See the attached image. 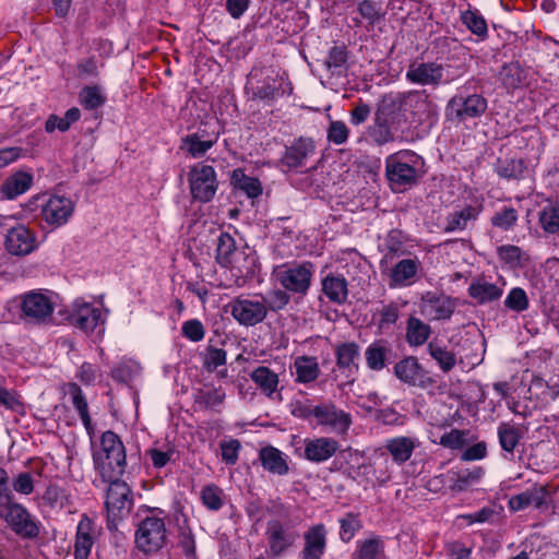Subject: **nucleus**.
I'll return each instance as SVG.
<instances>
[{
    "instance_id": "nucleus-3",
    "label": "nucleus",
    "mask_w": 559,
    "mask_h": 559,
    "mask_svg": "<svg viewBox=\"0 0 559 559\" xmlns=\"http://www.w3.org/2000/svg\"><path fill=\"white\" fill-rule=\"evenodd\" d=\"M421 157L413 151L402 150L385 158V176L394 192H403L418 179Z\"/></svg>"
},
{
    "instance_id": "nucleus-9",
    "label": "nucleus",
    "mask_w": 559,
    "mask_h": 559,
    "mask_svg": "<svg viewBox=\"0 0 559 559\" xmlns=\"http://www.w3.org/2000/svg\"><path fill=\"white\" fill-rule=\"evenodd\" d=\"M188 181L192 199L202 203L210 202L218 188L215 169L203 163H198L190 168Z\"/></svg>"
},
{
    "instance_id": "nucleus-46",
    "label": "nucleus",
    "mask_w": 559,
    "mask_h": 559,
    "mask_svg": "<svg viewBox=\"0 0 559 559\" xmlns=\"http://www.w3.org/2000/svg\"><path fill=\"white\" fill-rule=\"evenodd\" d=\"M383 556L384 545L379 537L358 540L356 550L353 554L354 559H382Z\"/></svg>"
},
{
    "instance_id": "nucleus-1",
    "label": "nucleus",
    "mask_w": 559,
    "mask_h": 559,
    "mask_svg": "<svg viewBox=\"0 0 559 559\" xmlns=\"http://www.w3.org/2000/svg\"><path fill=\"white\" fill-rule=\"evenodd\" d=\"M431 105L425 91L412 90L384 94L377 107L401 129L420 124L429 116Z\"/></svg>"
},
{
    "instance_id": "nucleus-42",
    "label": "nucleus",
    "mask_w": 559,
    "mask_h": 559,
    "mask_svg": "<svg viewBox=\"0 0 559 559\" xmlns=\"http://www.w3.org/2000/svg\"><path fill=\"white\" fill-rule=\"evenodd\" d=\"M216 141L217 135L204 140L200 132H195L182 138L180 148L187 152L192 158H201L213 147Z\"/></svg>"
},
{
    "instance_id": "nucleus-24",
    "label": "nucleus",
    "mask_w": 559,
    "mask_h": 559,
    "mask_svg": "<svg viewBox=\"0 0 559 559\" xmlns=\"http://www.w3.org/2000/svg\"><path fill=\"white\" fill-rule=\"evenodd\" d=\"M250 379L255 386L272 401H282L278 373L266 366H258L250 372Z\"/></svg>"
},
{
    "instance_id": "nucleus-56",
    "label": "nucleus",
    "mask_w": 559,
    "mask_h": 559,
    "mask_svg": "<svg viewBox=\"0 0 559 559\" xmlns=\"http://www.w3.org/2000/svg\"><path fill=\"white\" fill-rule=\"evenodd\" d=\"M224 492L216 485H207L201 491L203 504L211 511H218L224 504Z\"/></svg>"
},
{
    "instance_id": "nucleus-18",
    "label": "nucleus",
    "mask_w": 559,
    "mask_h": 559,
    "mask_svg": "<svg viewBox=\"0 0 559 559\" xmlns=\"http://www.w3.org/2000/svg\"><path fill=\"white\" fill-rule=\"evenodd\" d=\"M456 308V300L448 295L426 292L419 302L420 313L430 321L449 320Z\"/></svg>"
},
{
    "instance_id": "nucleus-38",
    "label": "nucleus",
    "mask_w": 559,
    "mask_h": 559,
    "mask_svg": "<svg viewBox=\"0 0 559 559\" xmlns=\"http://www.w3.org/2000/svg\"><path fill=\"white\" fill-rule=\"evenodd\" d=\"M295 382L308 384L314 382L320 376V367L317 357L297 356L294 360Z\"/></svg>"
},
{
    "instance_id": "nucleus-15",
    "label": "nucleus",
    "mask_w": 559,
    "mask_h": 559,
    "mask_svg": "<svg viewBox=\"0 0 559 559\" xmlns=\"http://www.w3.org/2000/svg\"><path fill=\"white\" fill-rule=\"evenodd\" d=\"M317 426L326 428L336 435H346L353 420L352 415L338 408L333 402H322L317 404L316 418Z\"/></svg>"
},
{
    "instance_id": "nucleus-48",
    "label": "nucleus",
    "mask_w": 559,
    "mask_h": 559,
    "mask_svg": "<svg viewBox=\"0 0 559 559\" xmlns=\"http://www.w3.org/2000/svg\"><path fill=\"white\" fill-rule=\"evenodd\" d=\"M348 50L344 45H335L329 50L325 66L335 75H342L347 71Z\"/></svg>"
},
{
    "instance_id": "nucleus-12",
    "label": "nucleus",
    "mask_w": 559,
    "mask_h": 559,
    "mask_svg": "<svg viewBox=\"0 0 559 559\" xmlns=\"http://www.w3.org/2000/svg\"><path fill=\"white\" fill-rule=\"evenodd\" d=\"M552 504V493L547 484L535 483L520 493L508 500V508L512 512H520L528 508L547 510Z\"/></svg>"
},
{
    "instance_id": "nucleus-6",
    "label": "nucleus",
    "mask_w": 559,
    "mask_h": 559,
    "mask_svg": "<svg viewBox=\"0 0 559 559\" xmlns=\"http://www.w3.org/2000/svg\"><path fill=\"white\" fill-rule=\"evenodd\" d=\"M486 109L487 100L480 94L457 93L447 103L444 114L448 120L462 123L479 118Z\"/></svg>"
},
{
    "instance_id": "nucleus-52",
    "label": "nucleus",
    "mask_w": 559,
    "mask_h": 559,
    "mask_svg": "<svg viewBox=\"0 0 559 559\" xmlns=\"http://www.w3.org/2000/svg\"><path fill=\"white\" fill-rule=\"evenodd\" d=\"M231 180L236 188L243 191L249 198L253 199L262 193L260 180L246 176L241 169L234 170Z\"/></svg>"
},
{
    "instance_id": "nucleus-22",
    "label": "nucleus",
    "mask_w": 559,
    "mask_h": 559,
    "mask_svg": "<svg viewBox=\"0 0 559 559\" xmlns=\"http://www.w3.org/2000/svg\"><path fill=\"white\" fill-rule=\"evenodd\" d=\"M104 321L99 308L94 307L92 304L83 299H76L71 309L70 322L74 326L85 332H92L95 328Z\"/></svg>"
},
{
    "instance_id": "nucleus-44",
    "label": "nucleus",
    "mask_w": 559,
    "mask_h": 559,
    "mask_svg": "<svg viewBox=\"0 0 559 559\" xmlns=\"http://www.w3.org/2000/svg\"><path fill=\"white\" fill-rule=\"evenodd\" d=\"M69 394L71 396L72 405L78 412L84 428L88 435H92L94 428L88 413V404L82 389L76 383H70Z\"/></svg>"
},
{
    "instance_id": "nucleus-58",
    "label": "nucleus",
    "mask_w": 559,
    "mask_h": 559,
    "mask_svg": "<svg viewBox=\"0 0 559 559\" xmlns=\"http://www.w3.org/2000/svg\"><path fill=\"white\" fill-rule=\"evenodd\" d=\"M80 100L86 109L92 110L103 106L106 97L97 86H86L80 93Z\"/></svg>"
},
{
    "instance_id": "nucleus-11",
    "label": "nucleus",
    "mask_w": 559,
    "mask_h": 559,
    "mask_svg": "<svg viewBox=\"0 0 559 559\" xmlns=\"http://www.w3.org/2000/svg\"><path fill=\"white\" fill-rule=\"evenodd\" d=\"M313 275L311 262L284 264L276 270V277L281 285L299 295H306Z\"/></svg>"
},
{
    "instance_id": "nucleus-30",
    "label": "nucleus",
    "mask_w": 559,
    "mask_h": 559,
    "mask_svg": "<svg viewBox=\"0 0 559 559\" xmlns=\"http://www.w3.org/2000/svg\"><path fill=\"white\" fill-rule=\"evenodd\" d=\"M493 170L499 178L507 181L523 180L528 177L531 173L526 162L515 157L498 158Z\"/></svg>"
},
{
    "instance_id": "nucleus-61",
    "label": "nucleus",
    "mask_w": 559,
    "mask_h": 559,
    "mask_svg": "<svg viewBox=\"0 0 559 559\" xmlns=\"http://www.w3.org/2000/svg\"><path fill=\"white\" fill-rule=\"evenodd\" d=\"M497 254L501 261L511 267H516L521 264L523 251L520 247L513 245H503L497 249Z\"/></svg>"
},
{
    "instance_id": "nucleus-33",
    "label": "nucleus",
    "mask_w": 559,
    "mask_h": 559,
    "mask_svg": "<svg viewBox=\"0 0 559 559\" xmlns=\"http://www.w3.org/2000/svg\"><path fill=\"white\" fill-rule=\"evenodd\" d=\"M357 13L360 19L355 17L353 22L356 26H360L366 22V28L369 31L376 25L382 23L386 15V10L380 1L376 0H361L357 2Z\"/></svg>"
},
{
    "instance_id": "nucleus-64",
    "label": "nucleus",
    "mask_w": 559,
    "mask_h": 559,
    "mask_svg": "<svg viewBox=\"0 0 559 559\" xmlns=\"http://www.w3.org/2000/svg\"><path fill=\"white\" fill-rule=\"evenodd\" d=\"M348 134L349 129L345 122L340 120L332 121L326 132L328 140L336 145L344 144L348 139Z\"/></svg>"
},
{
    "instance_id": "nucleus-63",
    "label": "nucleus",
    "mask_w": 559,
    "mask_h": 559,
    "mask_svg": "<svg viewBox=\"0 0 559 559\" xmlns=\"http://www.w3.org/2000/svg\"><path fill=\"white\" fill-rule=\"evenodd\" d=\"M182 335L191 342H200L204 338L205 329L198 319H191L182 323Z\"/></svg>"
},
{
    "instance_id": "nucleus-7",
    "label": "nucleus",
    "mask_w": 559,
    "mask_h": 559,
    "mask_svg": "<svg viewBox=\"0 0 559 559\" xmlns=\"http://www.w3.org/2000/svg\"><path fill=\"white\" fill-rule=\"evenodd\" d=\"M102 481L108 483L105 499L107 519L109 523H115L131 512L133 508L132 491L129 485L120 478L102 479Z\"/></svg>"
},
{
    "instance_id": "nucleus-47",
    "label": "nucleus",
    "mask_w": 559,
    "mask_h": 559,
    "mask_svg": "<svg viewBox=\"0 0 559 559\" xmlns=\"http://www.w3.org/2000/svg\"><path fill=\"white\" fill-rule=\"evenodd\" d=\"M497 435L501 449L506 453L513 455V452L521 439L520 429L513 424L500 423L497 429Z\"/></svg>"
},
{
    "instance_id": "nucleus-34",
    "label": "nucleus",
    "mask_w": 559,
    "mask_h": 559,
    "mask_svg": "<svg viewBox=\"0 0 559 559\" xmlns=\"http://www.w3.org/2000/svg\"><path fill=\"white\" fill-rule=\"evenodd\" d=\"M94 524L87 515H83L78 524L74 544V559H87L94 544Z\"/></svg>"
},
{
    "instance_id": "nucleus-4",
    "label": "nucleus",
    "mask_w": 559,
    "mask_h": 559,
    "mask_svg": "<svg viewBox=\"0 0 559 559\" xmlns=\"http://www.w3.org/2000/svg\"><path fill=\"white\" fill-rule=\"evenodd\" d=\"M462 75L459 69L448 63L414 62L406 71V80L417 85L439 86L447 85Z\"/></svg>"
},
{
    "instance_id": "nucleus-31",
    "label": "nucleus",
    "mask_w": 559,
    "mask_h": 559,
    "mask_svg": "<svg viewBox=\"0 0 559 559\" xmlns=\"http://www.w3.org/2000/svg\"><path fill=\"white\" fill-rule=\"evenodd\" d=\"M321 292L330 302L343 305L348 297V282L341 274L329 273L321 281Z\"/></svg>"
},
{
    "instance_id": "nucleus-29",
    "label": "nucleus",
    "mask_w": 559,
    "mask_h": 559,
    "mask_svg": "<svg viewBox=\"0 0 559 559\" xmlns=\"http://www.w3.org/2000/svg\"><path fill=\"white\" fill-rule=\"evenodd\" d=\"M397 130L400 129L377 107L373 123L367 131L368 138L377 145H384L395 141Z\"/></svg>"
},
{
    "instance_id": "nucleus-14",
    "label": "nucleus",
    "mask_w": 559,
    "mask_h": 559,
    "mask_svg": "<svg viewBox=\"0 0 559 559\" xmlns=\"http://www.w3.org/2000/svg\"><path fill=\"white\" fill-rule=\"evenodd\" d=\"M261 295L254 298L238 297L230 301V313L233 318L242 325L253 326L262 322L267 313Z\"/></svg>"
},
{
    "instance_id": "nucleus-8",
    "label": "nucleus",
    "mask_w": 559,
    "mask_h": 559,
    "mask_svg": "<svg viewBox=\"0 0 559 559\" xmlns=\"http://www.w3.org/2000/svg\"><path fill=\"white\" fill-rule=\"evenodd\" d=\"M167 543V531L162 518H144L135 531L136 548L144 554H155Z\"/></svg>"
},
{
    "instance_id": "nucleus-53",
    "label": "nucleus",
    "mask_w": 559,
    "mask_h": 559,
    "mask_svg": "<svg viewBox=\"0 0 559 559\" xmlns=\"http://www.w3.org/2000/svg\"><path fill=\"white\" fill-rule=\"evenodd\" d=\"M289 413L295 418L313 423L317 405L309 399H293L288 405Z\"/></svg>"
},
{
    "instance_id": "nucleus-50",
    "label": "nucleus",
    "mask_w": 559,
    "mask_h": 559,
    "mask_svg": "<svg viewBox=\"0 0 559 559\" xmlns=\"http://www.w3.org/2000/svg\"><path fill=\"white\" fill-rule=\"evenodd\" d=\"M538 221L543 230L547 234H557L559 231V204L548 202L538 213Z\"/></svg>"
},
{
    "instance_id": "nucleus-54",
    "label": "nucleus",
    "mask_w": 559,
    "mask_h": 559,
    "mask_svg": "<svg viewBox=\"0 0 559 559\" xmlns=\"http://www.w3.org/2000/svg\"><path fill=\"white\" fill-rule=\"evenodd\" d=\"M518 219L519 214L514 207L503 206L491 216L490 223L493 227L507 231L516 225Z\"/></svg>"
},
{
    "instance_id": "nucleus-36",
    "label": "nucleus",
    "mask_w": 559,
    "mask_h": 559,
    "mask_svg": "<svg viewBox=\"0 0 559 559\" xmlns=\"http://www.w3.org/2000/svg\"><path fill=\"white\" fill-rule=\"evenodd\" d=\"M33 175L26 171H16L2 183L0 193L3 199L13 200L27 192L33 185Z\"/></svg>"
},
{
    "instance_id": "nucleus-55",
    "label": "nucleus",
    "mask_w": 559,
    "mask_h": 559,
    "mask_svg": "<svg viewBox=\"0 0 559 559\" xmlns=\"http://www.w3.org/2000/svg\"><path fill=\"white\" fill-rule=\"evenodd\" d=\"M462 23L475 35L485 37L487 35L486 20L477 12L467 10L461 15Z\"/></svg>"
},
{
    "instance_id": "nucleus-35",
    "label": "nucleus",
    "mask_w": 559,
    "mask_h": 559,
    "mask_svg": "<svg viewBox=\"0 0 559 559\" xmlns=\"http://www.w3.org/2000/svg\"><path fill=\"white\" fill-rule=\"evenodd\" d=\"M481 212V206L465 205L445 217L444 233L463 231L471 222H475Z\"/></svg>"
},
{
    "instance_id": "nucleus-28",
    "label": "nucleus",
    "mask_w": 559,
    "mask_h": 559,
    "mask_svg": "<svg viewBox=\"0 0 559 559\" xmlns=\"http://www.w3.org/2000/svg\"><path fill=\"white\" fill-rule=\"evenodd\" d=\"M366 365L373 371H380L394 359L391 343L385 340L372 342L365 350Z\"/></svg>"
},
{
    "instance_id": "nucleus-62",
    "label": "nucleus",
    "mask_w": 559,
    "mask_h": 559,
    "mask_svg": "<svg viewBox=\"0 0 559 559\" xmlns=\"http://www.w3.org/2000/svg\"><path fill=\"white\" fill-rule=\"evenodd\" d=\"M263 298L264 305L266 306V312L271 311H280L284 309L289 302V296L286 292L282 289H275L265 296H261Z\"/></svg>"
},
{
    "instance_id": "nucleus-13",
    "label": "nucleus",
    "mask_w": 559,
    "mask_h": 559,
    "mask_svg": "<svg viewBox=\"0 0 559 559\" xmlns=\"http://www.w3.org/2000/svg\"><path fill=\"white\" fill-rule=\"evenodd\" d=\"M0 516L15 534L24 538H35L39 535V523L21 503L12 501L0 511Z\"/></svg>"
},
{
    "instance_id": "nucleus-20",
    "label": "nucleus",
    "mask_w": 559,
    "mask_h": 559,
    "mask_svg": "<svg viewBox=\"0 0 559 559\" xmlns=\"http://www.w3.org/2000/svg\"><path fill=\"white\" fill-rule=\"evenodd\" d=\"M382 275L386 276L390 288L411 286L417 277L420 261L417 258L402 259L394 265L380 267Z\"/></svg>"
},
{
    "instance_id": "nucleus-10",
    "label": "nucleus",
    "mask_w": 559,
    "mask_h": 559,
    "mask_svg": "<svg viewBox=\"0 0 559 559\" xmlns=\"http://www.w3.org/2000/svg\"><path fill=\"white\" fill-rule=\"evenodd\" d=\"M21 318L33 324H45L51 320L55 306L44 293L32 290L21 297Z\"/></svg>"
},
{
    "instance_id": "nucleus-5",
    "label": "nucleus",
    "mask_w": 559,
    "mask_h": 559,
    "mask_svg": "<svg viewBox=\"0 0 559 559\" xmlns=\"http://www.w3.org/2000/svg\"><path fill=\"white\" fill-rule=\"evenodd\" d=\"M265 536L267 557L278 558L295 545L299 538V533L293 521L274 519L266 523Z\"/></svg>"
},
{
    "instance_id": "nucleus-17",
    "label": "nucleus",
    "mask_w": 559,
    "mask_h": 559,
    "mask_svg": "<svg viewBox=\"0 0 559 559\" xmlns=\"http://www.w3.org/2000/svg\"><path fill=\"white\" fill-rule=\"evenodd\" d=\"M314 153V142L310 138L300 136L285 146V151L280 159V166L284 173L297 171L306 167L308 159Z\"/></svg>"
},
{
    "instance_id": "nucleus-60",
    "label": "nucleus",
    "mask_w": 559,
    "mask_h": 559,
    "mask_svg": "<svg viewBox=\"0 0 559 559\" xmlns=\"http://www.w3.org/2000/svg\"><path fill=\"white\" fill-rule=\"evenodd\" d=\"M500 80L508 88H515L521 84L522 70L519 63L504 64L500 71Z\"/></svg>"
},
{
    "instance_id": "nucleus-39",
    "label": "nucleus",
    "mask_w": 559,
    "mask_h": 559,
    "mask_svg": "<svg viewBox=\"0 0 559 559\" xmlns=\"http://www.w3.org/2000/svg\"><path fill=\"white\" fill-rule=\"evenodd\" d=\"M336 365L349 376L358 370L359 346L355 342H345L336 346Z\"/></svg>"
},
{
    "instance_id": "nucleus-21",
    "label": "nucleus",
    "mask_w": 559,
    "mask_h": 559,
    "mask_svg": "<svg viewBox=\"0 0 559 559\" xmlns=\"http://www.w3.org/2000/svg\"><path fill=\"white\" fill-rule=\"evenodd\" d=\"M36 247V235L25 225H16L8 229L4 238V248L10 254L16 257L27 255Z\"/></svg>"
},
{
    "instance_id": "nucleus-51",
    "label": "nucleus",
    "mask_w": 559,
    "mask_h": 559,
    "mask_svg": "<svg viewBox=\"0 0 559 559\" xmlns=\"http://www.w3.org/2000/svg\"><path fill=\"white\" fill-rule=\"evenodd\" d=\"M226 393L223 388H213L205 385L194 394V402L204 408H214L221 405L225 400Z\"/></svg>"
},
{
    "instance_id": "nucleus-37",
    "label": "nucleus",
    "mask_w": 559,
    "mask_h": 559,
    "mask_svg": "<svg viewBox=\"0 0 559 559\" xmlns=\"http://www.w3.org/2000/svg\"><path fill=\"white\" fill-rule=\"evenodd\" d=\"M259 460L265 471L275 475H286L289 471L286 455L278 449L267 445L260 450Z\"/></svg>"
},
{
    "instance_id": "nucleus-27",
    "label": "nucleus",
    "mask_w": 559,
    "mask_h": 559,
    "mask_svg": "<svg viewBox=\"0 0 559 559\" xmlns=\"http://www.w3.org/2000/svg\"><path fill=\"white\" fill-rule=\"evenodd\" d=\"M302 559H321L326 548V530L323 524L310 527L304 535Z\"/></svg>"
},
{
    "instance_id": "nucleus-32",
    "label": "nucleus",
    "mask_w": 559,
    "mask_h": 559,
    "mask_svg": "<svg viewBox=\"0 0 559 559\" xmlns=\"http://www.w3.org/2000/svg\"><path fill=\"white\" fill-rule=\"evenodd\" d=\"M503 286L491 283L485 277H477L468 286V295L475 299L479 305L497 301L503 295Z\"/></svg>"
},
{
    "instance_id": "nucleus-43",
    "label": "nucleus",
    "mask_w": 559,
    "mask_h": 559,
    "mask_svg": "<svg viewBox=\"0 0 559 559\" xmlns=\"http://www.w3.org/2000/svg\"><path fill=\"white\" fill-rule=\"evenodd\" d=\"M484 476L483 467L475 466L472 469H462L457 473L449 472L447 477L451 480L450 488L452 491H465L471 485L476 484Z\"/></svg>"
},
{
    "instance_id": "nucleus-45",
    "label": "nucleus",
    "mask_w": 559,
    "mask_h": 559,
    "mask_svg": "<svg viewBox=\"0 0 559 559\" xmlns=\"http://www.w3.org/2000/svg\"><path fill=\"white\" fill-rule=\"evenodd\" d=\"M236 255V241L228 233H221L217 238L216 261L224 267H233Z\"/></svg>"
},
{
    "instance_id": "nucleus-2",
    "label": "nucleus",
    "mask_w": 559,
    "mask_h": 559,
    "mask_svg": "<svg viewBox=\"0 0 559 559\" xmlns=\"http://www.w3.org/2000/svg\"><path fill=\"white\" fill-rule=\"evenodd\" d=\"M93 461L102 479H116L123 475L126 450L118 435L111 430L102 435L100 447L93 453Z\"/></svg>"
},
{
    "instance_id": "nucleus-59",
    "label": "nucleus",
    "mask_w": 559,
    "mask_h": 559,
    "mask_svg": "<svg viewBox=\"0 0 559 559\" xmlns=\"http://www.w3.org/2000/svg\"><path fill=\"white\" fill-rule=\"evenodd\" d=\"M340 538L348 543L355 534L360 530L361 522L357 515L353 513H347L344 518L340 520Z\"/></svg>"
},
{
    "instance_id": "nucleus-23",
    "label": "nucleus",
    "mask_w": 559,
    "mask_h": 559,
    "mask_svg": "<svg viewBox=\"0 0 559 559\" xmlns=\"http://www.w3.org/2000/svg\"><path fill=\"white\" fill-rule=\"evenodd\" d=\"M340 449V443L334 438L318 437L305 440L304 456L312 463H323L330 460Z\"/></svg>"
},
{
    "instance_id": "nucleus-40",
    "label": "nucleus",
    "mask_w": 559,
    "mask_h": 559,
    "mask_svg": "<svg viewBox=\"0 0 559 559\" xmlns=\"http://www.w3.org/2000/svg\"><path fill=\"white\" fill-rule=\"evenodd\" d=\"M427 352L444 373H449L457 362H462V359H457L453 350L448 349L447 346L438 342L428 343Z\"/></svg>"
},
{
    "instance_id": "nucleus-25",
    "label": "nucleus",
    "mask_w": 559,
    "mask_h": 559,
    "mask_svg": "<svg viewBox=\"0 0 559 559\" xmlns=\"http://www.w3.org/2000/svg\"><path fill=\"white\" fill-rule=\"evenodd\" d=\"M419 445L420 441L416 436H395L385 440L384 449L394 463L402 465L411 460Z\"/></svg>"
},
{
    "instance_id": "nucleus-19",
    "label": "nucleus",
    "mask_w": 559,
    "mask_h": 559,
    "mask_svg": "<svg viewBox=\"0 0 559 559\" xmlns=\"http://www.w3.org/2000/svg\"><path fill=\"white\" fill-rule=\"evenodd\" d=\"M74 212V203L62 195H50L40 204L43 221L51 227H60L68 223Z\"/></svg>"
},
{
    "instance_id": "nucleus-16",
    "label": "nucleus",
    "mask_w": 559,
    "mask_h": 559,
    "mask_svg": "<svg viewBox=\"0 0 559 559\" xmlns=\"http://www.w3.org/2000/svg\"><path fill=\"white\" fill-rule=\"evenodd\" d=\"M250 88L254 99H260L267 104L273 103L285 94H290L293 87L282 75L274 71H267L263 79L255 83L250 82Z\"/></svg>"
},
{
    "instance_id": "nucleus-41",
    "label": "nucleus",
    "mask_w": 559,
    "mask_h": 559,
    "mask_svg": "<svg viewBox=\"0 0 559 559\" xmlns=\"http://www.w3.org/2000/svg\"><path fill=\"white\" fill-rule=\"evenodd\" d=\"M431 334V328L421 319L411 316L406 323V342L411 347H419L424 345Z\"/></svg>"
},
{
    "instance_id": "nucleus-26",
    "label": "nucleus",
    "mask_w": 559,
    "mask_h": 559,
    "mask_svg": "<svg viewBox=\"0 0 559 559\" xmlns=\"http://www.w3.org/2000/svg\"><path fill=\"white\" fill-rule=\"evenodd\" d=\"M395 377L411 386H425V369L415 356H407L394 366Z\"/></svg>"
},
{
    "instance_id": "nucleus-49",
    "label": "nucleus",
    "mask_w": 559,
    "mask_h": 559,
    "mask_svg": "<svg viewBox=\"0 0 559 559\" xmlns=\"http://www.w3.org/2000/svg\"><path fill=\"white\" fill-rule=\"evenodd\" d=\"M383 246L386 252L380 261V267H384V265L390 264L394 258H399L405 253L403 249V236L400 230H391L384 239Z\"/></svg>"
},
{
    "instance_id": "nucleus-57",
    "label": "nucleus",
    "mask_w": 559,
    "mask_h": 559,
    "mask_svg": "<svg viewBox=\"0 0 559 559\" xmlns=\"http://www.w3.org/2000/svg\"><path fill=\"white\" fill-rule=\"evenodd\" d=\"M504 306L515 312H523L527 310L530 300L526 292L521 287L512 288L504 299Z\"/></svg>"
}]
</instances>
